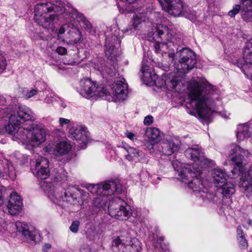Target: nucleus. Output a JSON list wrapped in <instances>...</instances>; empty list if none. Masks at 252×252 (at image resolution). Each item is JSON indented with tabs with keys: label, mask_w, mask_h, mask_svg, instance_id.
Listing matches in <instances>:
<instances>
[{
	"label": "nucleus",
	"mask_w": 252,
	"mask_h": 252,
	"mask_svg": "<svg viewBox=\"0 0 252 252\" xmlns=\"http://www.w3.org/2000/svg\"><path fill=\"white\" fill-rule=\"evenodd\" d=\"M185 155L188 158L194 161L192 165V170L190 166L180 168L178 166V162L174 161L172 165L175 170L178 171L180 177L185 180L188 181L189 187L192 189L194 192L200 193H207V189L204 188L201 175L203 173V170L209 166L214 165V161L210 159L206 158L204 155L202 149L198 145L194 146L191 148H188L185 151Z\"/></svg>",
	"instance_id": "obj_1"
},
{
	"label": "nucleus",
	"mask_w": 252,
	"mask_h": 252,
	"mask_svg": "<svg viewBox=\"0 0 252 252\" xmlns=\"http://www.w3.org/2000/svg\"><path fill=\"white\" fill-rule=\"evenodd\" d=\"M69 15L71 18L77 19L82 23V26L89 32L93 31L91 23L85 16L76 9L71 12L66 11L60 0H52L50 2L36 4L34 7V20L45 29H52L55 23L58 20L60 15Z\"/></svg>",
	"instance_id": "obj_2"
},
{
	"label": "nucleus",
	"mask_w": 252,
	"mask_h": 252,
	"mask_svg": "<svg viewBox=\"0 0 252 252\" xmlns=\"http://www.w3.org/2000/svg\"><path fill=\"white\" fill-rule=\"evenodd\" d=\"M190 105L200 118L208 119L213 112L214 101L212 97L211 87L196 81L189 85Z\"/></svg>",
	"instance_id": "obj_3"
},
{
	"label": "nucleus",
	"mask_w": 252,
	"mask_h": 252,
	"mask_svg": "<svg viewBox=\"0 0 252 252\" xmlns=\"http://www.w3.org/2000/svg\"><path fill=\"white\" fill-rule=\"evenodd\" d=\"M15 99L10 96L0 97V117H4L10 115L8 123L5 126V129L8 133L15 132L19 126L24 122L33 119L34 113L28 107H19L16 112L14 111Z\"/></svg>",
	"instance_id": "obj_4"
},
{
	"label": "nucleus",
	"mask_w": 252,
	"mask_h": 252,
	"mask_svg": "<svg viewBox=\"0 0 252 252\" xmlns=\"http://www.w3.org/2000/svg\"><path fill=\"white\" fill-rule=\"evenodd\" d=\"M29 121H22V127L17 129V131L11 133L14 137L20 140L23 143H29L33 146H37L44 142L46 139V130L40 125L32 124Z\"/></svg>",
	"instance_id": "obj_5"
},
{
	"label": "nucleus",
	"mask_w": 252,
	"mask_h": 252,
	"mask_svg": "<svg viewBox=\"0 0 252 252\" xmlns=\"http://www.w3.org/2000/svg\"><path fill=\"white\" fill-rule=\"evenodd\" d=\"M40 187L41 189L48 194L49 198L56 204H60L61 201L74 204V202L80 195H86V192L83 189L74 187L68 188L63 191V194L53 192L51 184L45 181H41L40 183Z\"/></svg>",
	"instance_id": "obj_6"
},
{
	"label": "nucleus",
	"mask_w": 252,
	"mask_h": 252,
	"mask_svg": "<svg viewBox=\"0 0 252 252\" xmlns=\"http://www.w3.org/2000/svg\"><path fill=\"white\" fill-rule=\"evenodd\" d=\"M107 211L111 217L120 220H126L132 214L130 206L118 197L110 200Z\"/></svg>",
	"instance_id": "obj_7"
},
{
	"label": "nucleus",
	"mask_w": 252,
	"mask_h": 252,
	"mask_svg": "<svg viewBox=\"0 0 252 252\" xmlns=\"http://www.w3.org/2000/svg\"><path fill=\"white\" fill-rule=\"evenodd\" d=\"M176 55L179 58V63L176 66L178 72L186 74L191 70L196 63V54L189 48H184L178 51Z\"/></svg>",
	"instance_id": "obj_8"
},
{
	"label": "nucleus",
	"mask_w": 252,
	"mask_h": 252,
	"mask_svg": "<svg viewBox=\"0 0 252 252\" xmlns=\"http://www.w3.org/2000/svg\"><path fill=\"white\" fill-rule=\"evenodd\" d=\"M80 86V93L86 98L93 96L103 97L109 94L107 89L103 85L94 83L89 78L82 80Z\"/></svg>",
	"instance_id": "obj_9"
},
{
	"label": "nucleus",
	"mask_w": 252,
	"mask_h": 252,
	"mask_svg": "<svg viewBox=\"0 0 252 252\" xmlns=\"http://www.w3.org/2000/svg\"><path fill=\"white\" fill-rule=\"evenodd\" d=\"M87 189L93 194L112 195L115 192H120L121 188L114 181L105 182L101 185H89Z\"/></svg>",
	"instance_id": "obj_10"
},
{
	"label": "nucleus",
	"mask_w": 252,
	"mask_h": 252,
	"mask_svg": "<svg viewBox=\"0 0 252 252\" xmlns=\"http://www.w3.org/2000/svg\"><path fill=\"white\" fill-rule=\"evenodd\" d=\"M162 8L174 17L182 15L183 4L180 0H158Z\"/></svg>",
	"instance_id": "obj_11"
},
{
	"label": "nucleus",
	"mask_w": 252,
	"mask_h": 252,
	"mask_svg": "<svg viewBox=\"0 0 252 252\" xmlns=\"http://www.w3.org/2000/svg\"><path fill=\"white\" fill-rule=\"evenodd\" d=\"M49 160L44 158L37 159L34 169H32L33 173L39 179L44 180L50 176V171L48 169Z\"/></svg>",
	"instance_id": "obj_12"
},
{
	"label": "nucleus",
	"mask_w": 252,
	"mask_h": 252,
	"mask_svg": "<svg viewBox=\"0 0 252 252\" xmlns=\"http://www.w3.org/2000/svg\"><path fill=\"white\" fill-rule=\"evenodd\" d=\"M15 225L17 230L22 234L24 241L28 243L35 242V237L38 234L35 229L29 227L26 223L21 221H17Z\"/></svg>",
	"instance_id": "obj_13"
},
{
	"label": "nucleus",
	"mask_w": 252,
	"mask_h": 252,
	"mask_svg": "<svg viewBox=\"0 0 252 252\" xmlns=\"http://www.w3.org/2000/svg\"><path fill=\"white\" fill-rule=\"evenodd\" d=\"M69 133L71 137L85 145L89 140L90 133L85 127L82 126L73 127L69 129Z\"/></svg>",
	"instance_id": "obj_14"
},
{
	"label": "nucleus",
	"mask_w": 252,
	"mask_h": 252,
	"mask_svg": "<svg viewBox=\"0 0 252 252\" xmlns=\"http://www.w3.org/2000/svg\"><path fill=\"white\" fill-rule=\"evenodd\" d=\"M145 136L148 138L146 146L149 150L154 149L155 144L161 138L159 129L155 127L147 128L145 130Z\"/></svg>",
	"instance_id": "obj_15"
},
{
	"label": "nucleus",
	"mask_w": 252,
	"mask_h": 252,
	"mask_svg": "<svg viewBox=\"0 0 252 252\" xmlns=\"http://www.w3.org/2000/svg\"><path fill=\"white\" fill-rule=\"evenodd\" d=\"M22 199L19 195L15 192L10 194V199L7 205L9 213L11 215L18 214L22 209Z\"/></svg>",
	"instance_id": "obj_16"
},
{
	"label": "nucleus",
	"mask_w": 252,
	"mask_h": 252,
	"mask_svg": "<svg viewBox=\"0 0 252 252\" xmlns=\"http://www.w3.org/2000/svg\"><path fill=\"white\" fill-rule=\"evenodd\" d=\"M148 19L147 13L143 11L135 13L132 20L131 21L130 24L123 31L124 32L131 33L138 28V26L142 22H146Z\"/></svg>",
	"instance_id": "obj_17"
},
{
	"label": "nucleus",
	"mask_w": 252,
	"mask_h": 252,
	"mask_svg": "<svg viewBox=\"0 0 252 252\" xmlns=\"http://www.w3.org/2000/svg\"><path fill=\"white\" fill-rule=\"evenodd\" d=\"M241 186L244 189V194L249 198L252 197V166L245 175L242 174Z\"/></svg>",
	"instance_id": "obj_18"
},
{
	"label": "nucleus",
	"mask_w": 252,
	"mask_h": 252,
	"mask_svg": "<svg viewBox=\"0 0 252 252\" xmlns=\"http://www.w3.org/2000/svg\"><path fill=\"white\" fill-rule=\"evenodd\" d=\"M153 36L154 38H159L161 40L165 39L169 42H174L173 34L170 33L169 29L163 25H157L153 33Z\"/></svg>",
	"instance_id": "obj_19"
},
{
	"label": "nucleus",
	"mask_w": 252,
	"mask_h": 252,
	"mask_svg": "<svg viewBox=\"0 0 252 252\" xmlns=\"http://www.w3.org/2000/svg\"><path fill=\"white\" fill-rule=\"evenodd\" d=\"M252 135V122L249 123L240 124L238 126L236 137L237 140L241 141L250 137Z\"/></svg>",
	"instance_id": "obj_20"
},
{
	"label": "nucleus",
	"mask_w": 252,
	"mask_h": 252,
	"mask_svg": "<svg viewBox=\"0 0 252 252\" xmlns=\"http://www.w3.org/2000/svg\"><path fill=\"white\" fill-rule=\"evenodd\" d=\"M95 197L93 201V209L95 213H97L100 211H105L107 207V202L108 200L107 196L108 195H104L101 193L100 195Z\"/></svg>",
	"instance_id": "obj_21"
},
{
	"label": "nucleus",
	"mask_w": 252,
	"mask_h": 252,
	"mask_svg": "<svg viewBox=\"0 0 252 252\" xmlns=\"http://www.w3.org/2000/svg\"><path fill=\"white\" fill-rule=\"evenodd\" d=\"M127 85L123 81H117L114 87V95L119 100L125 99L127 94Z\"/></svg>",
	"instance_id": "obj_22"
},
{
	"label": "nucleus",
	"mask_w": 252,
	"mask_h": 252,
	"mask_svg": "<svg viewBox=\"0 0 252 252\" xmlns=\"http://www.w3.org/2000/svg\"><path fill=\"white\" fill-rule=\"evenodd\" d=\"M158 147L159 151L163 155L168 156L171 155L178 148L174 143L167 140L161 142Z\"/></svg>",
	"instance_id": "obj_23"
},
{
	"label": "nucleus",
	"mask_w": 252,
	"mask_h": 252,
	"mask_svg": "<svg viewBox=\"0 0 252 252\" xmlns=\"http://www.w3.org/2000/svg\"><path fill=\"white\" fill-rule=\"evenodd\" d=\"M250 155V153L249 155L247 154V152H245V154L243 153H242L241 154H240L239 155H236L235 156L231 158L232 161L234 162L235 165L234 169L232 170V173L233 174H236L238 172H239L240 174L243 173L244 170L242 165L243 157H249Z\"/></svg>",
	"instance_id": "obj_24"
},
{
	"label": "nucleus",
	"mask_w": 252,
	"mask_h": 252,
	"mask_svg": "<svg viewBox=\"0 0 252 252\" xmlns=\"http://www.w3.org/2000/svg\"><path fill=\"white\" fill-rule=\"evenodd\" d=\"M71 149V146L69 142L62 141L56 145L53 153L56 156H62L67 154Z\"/></svg>",
	"instance_id": "obj_25"
},
{
	"label": "nucleus",
	"mask_w": 252,
	"mask_h": 252,
	"mask_svg": "<svg viewBox=\"0 0 252 252\" xmlns=\"http://www.w3.org/2000/svg\"><path fill=\"white\" fill-rule=\"evenodd\" d=\"M212 176L214 178L215 184L218 187H220V184L224 183L226 181V174L221 169L216 168L212 170Z\"/></svg>",
	"instance_id": "obj_26"
},
{
	"label": "nucleus",
	"mask_w": 252,
	"mask_h": 252,
	"mask_svg": "<svg viewBox=\"0 0 252 252\" xmlns=\"http://www.w3.org/2000/svg\"><path fill=\"white\" fill-rule=\"evenodd\" d=\"M244 58L248 64L252 68V38L247 42L244 48Z\"/></svg>",
	"instance_id": "obj_27"
},
{
	"label": "nucleus",
	"mask_w": 252,
	"mask_h": 252,
	"mask_svg": "<svg viewBox=\"0 0 252 252\" xmlns=\"http://www.w3.org/2000/svg\"><path fill=\"white\" fill-rule=\"evenodd\" d=\"M242 18L246 22H252V6L251 4L245 5L242 4L241 11Z\"/></svg>",
	"instance_id": "obj_28"
},
{
	"label": "nucleus",
	"mask_w": 252,
	"mask_h": 252,
	"mask_svg": "<svg viewBox=\"0 0 252 252\" xmlns=\"http://www.w3.org/2000/svg\"><path fill=\"white\" fill-rule=\"evenodd\" d=\"M95 68L102 73L110 74L112 72V69L105 64L104 60L102 58L98 59L95 62Z\"/></svg>",
	"instance_id": "obj_29"
},
{
	"label": "nucleus",
	"mask_w": 252,
	"mask_h": 252,
	"mask_svg": "<svg viewBox=\"0 0 252 252\" xmlns=\"http://www.w3.org/2000/svg\"><path fill=\"white\" fill-rule=\"evenodd\" d=\"M222 193L226 198L229 197L235 192L234 185L231 182H227L220 186Z\"/></svg>",
	"instance_id": "obj_30"
},
{
	"label": "nucleus",
	"mask_w": 252,
	"mask_h": 252,
	"mask_svg": "<svg viewBox=\"0 0 252 252\" xmlns=\"http://www.w3.org/2000/svg\"><path fill=\"white\" fill-rule=\"evenodd\" d=\"M16 173L14 168L12 165L7 164L6 167L4 168L2 171V177H8L11 180H14L16 178Z\"/></svg>",
	"instance_id": "obj_31"
},
{
	"label": "nucleus",
	"mask_w": 252,
	"mask_h": 252,
	"mask_svg": "<svg viewBox=\"0 0 252 252\" xmlns=\"http://www.w3.org/2000/svg\"><path fill=\"white\" fill-rule=\"evenodd\" d=\"M127 153L130 154L133 158L138 157H142L144 154L142 151H139L134 148L128 147L127 148L124 147Z\"/></svg>",
	"instance_id": "obj_32"
},
{
	"label": "nucleus",
	"mask_w": 252,
	"mask_h": 252,
	"mask_svg": "<svg viewBox=\"0 0 252 252\" xmlns=\"http://www.w3.org/2000/svg\"><path fill=\"white\" fill-rule=\"evenodd\" d=\"M106 50H105V54L108 57V58L110 59H113L114 57L116 55V49L114 45H111L108 47V46L106 44L105 45Z\"/></svg>",
	"instance_id": "obj_33"
},
{
	"label": "nucleus",
	"mask_w": 252,
	"mask_h": 252,
	"mask_svg": "<svg viewBox=\"0 0 252 252\" xmlns=\"http://www.w3.org/2000/svg\"><path fill=\"white\" fill-rule=\"evenodd\" d=\"M131 246L132 247L131 252H140L142 250L140 242L136 239H131Z\"/></svg>",
	"instance_id": "obj_34"
},
{
	"label": "nucleus",
	"mask_w": 252,
	"mask_h": 252,
	"mask_svg": "<svg viewBox=\"0 0 252 252\" xmlns=\"http://www.w3.org/2000/svg\"><path fill=\"white\" fill-rule=\"evenodd\" d=\"M231 154H241L242 153H243L245 154V152H247V154L249 155V152L247 150H245L244 149H242L239 146L236 145L235 144H233L231 145Z\"/></svg>",
	"instance_id": "obj_35"
},
{
	"label": "nucleus",
	"mask_w": 252,
	"mask_h": 252,
	"mask_svg": "<svg viewBox=\"0 0 252 252\" xmlns=\"http://www.w3.org/2000/svg\"><path fill=\"white\" fill-rule=\"evenodd\" d=\"M85 234L87 238L88 239H89L91 241L94 240L95 237L96 235L95 227L92 226L89 228H87V229L86 231Z\"/></svg>",
	"instance_id": "obj_36"
},
{
	"label": "nucleus",
	"mask_w": 252,
	"mask_h": 252,
	"mask_svg": "<svg viewBox=\"0 0 252 252\" xmlns=\"http://www.w3.org/2000/svg\"><path fill=\"white\" fill-rule=\"evenodd\" d=\"M242 6L240 4H235L232 9L228 12V15L231 17H234L236 14L241 11Z\"/></svg>",
	"instance_id": "obj_37"
},
{
	"label": "nucleus",
	"mask_w": 252,
	"mask_h": 252,
	"mask_svg": "<svg viewBox=\"0 0 252 252\" xmlns=\"http://www.w3.org/2000/svg\"><path fill=\"white\" fill-rule=\"evenodd\" d=\"M167 44V43L165 42H156L154 44L155 52L156 53H158L160 51H163L164 52V49L165 48H166Z\"/></svg>",
	"instance_id": "obj_38"
},
{
	"label": "nucleus",
	"mask_w": 252,
	"mask_h": 252,
	"mask_svg": "<svg viewBox=\"0 0 252 252\" xmlns=\"http://www.w3.org/2000/svg\"><path fill=\"white\" fill-rule=\"evenodd\" d=\"M6 60L4 57L0 53V73H2L6 69Z\"/></svg>",
	"instance_id": "obj_39"
},
{
	"label": "nucleus",
	"mask_w": 252,
	"mask_h": 252,
	"mask_svg": "<svg viewBox=\"0 0 252 252\" xmlns=\"http://www.w3.org/2000/svg\"><path fill=\"white\" fill-rule=\"evenodd\" d=\"M149 66L145 64L144 63H142V65L141 68V71L143 74V76L145 77H148L151 76V74L150 72H148L149 70Z\"/></svg>",
	"instance_id": "obj_40"
},
{
	"label": "nucleus",
	"mask_w": 252,
	"mask_h": 252,
	"mask_svg": "<svg viewBox=\"0 0 252 252\" xmlns=\"http://www.w3.org/2000/svg\"><path fill=\"white\" fill-rule=\"evenodd\" d=\"M80 222L78 220H75L72 222L70 226V230L73 233H76L78 230Z\"/></svg>",
	"instance_id": "obj_41"
},
{
	"label": "nucleus",
	"mask_w": 252,
	"mask_h": 252,
	"mask_svg": "<svg viewBox=\"0 0 252 252\" xmlns=\"http://www.w3.org/2000/svg\"><path fill=\"white\" fill-rule=\"evenodd\" d=\"M38 93V91L36 89H32L29 91H28L25 95L27 98H30L33 96L36 95Z\"/></svg>",
	"instance_id": "obj_42"
},
{
	"label": "nucleus",
	"mask_w": 252,
	"mask_h": 252,
	"mask_svg": "<svg viewBox=\"0 0 252 252\" xmlns=\"http://www.w3.org/2000/svg\"><path fill=\"white\" fill-rule=\"evenodd\" d=\"M153 122V117L151 115L146 116L144 120V124L146 126H149Z\"/></svg>",
	"instance_id": "obj_43"
},
{
	"label": "nucleus",
	"mask_w": 252,
	"mask_h": 252,
	"mask_svg": "<svg viewBox=\"0 0 252 252\" xmlns=\"http://www.w3.org/2000/svg\"><path fill=\"white\" fill-rule=\"evenodd\" d=\"M238 240L239 242L240 245L243 248H246L248 247V244L245 237L238 238Z\"/></svg>",
	"instance_id": "obj_44"
},
{
	"label": "nucleus",
	"mask_w": 252,
	"mask_h": 252,
	"mask_svg": "<svg viewBox=\"0 0 252 252\" xmlns=\"http://www.w3.org/2000/svg\"><path fill=\"white\" fill-rule=\"evenodd\" d=\"M184 16L192 22L195 21L196 19L195 12L187 13L186 14H184Z\"/></svg>",
	"instance_id": "obj_45"
},
{
	"label": "nucleus",
	"mask_w": 252,
	"mask_h": 252,
	"mask_svg": "<svg viewBox=\"0 0 252 252\" xmlns=\"http://www.w3.org/2000/svg\"><path fill=\"white\" fill-rule=\"evenodd\" d=\"M56 52L61 55H65L67 53V50L65 48L59 46L58 47L56 50Z\"/></svg>",
	"instance_id": "obj_46"
},
{
	"label": "nucleus",
	"mask_w": 252,
	"mask_h": 252,
	"mask_svg": "<svg viewBox=\"0 0 252 252\" xmlns=\"http://www.w3.org/2000/svg\"><path fill=\"white\" fill-rule=\"evenodd\" d=\"M70 123L69 119L63 118H60L59 119V123L61 126H63L66 125H68Z\"/></svg>",
	"instance_id": "obj_47"
},
{
	"label": "nucleus",
	"mask_w": 252,
	"mask_h": 252,
	"mask_svg": "<svg viewBox=\"0 0 252 252\" xmlns=\"http://www.w3.org/2000/svg\"><path fill=\"white\" fill-rule=\"evenodd\" d=\"M237 234L238 238H240L241 237H245L244 232H243L242 229H241V227L240 226H239L237 228Z\"/></svg>",
	"instance_id": "obj_48"
},
{
	"label": "nucleus",
	"mask_w": 252,
	"mask_h": 252,
	"mask_svg": "<svg viewBox=\"0 0 252 252\" xmlns=\"http://www.w3.org/2000/svg\"><path fill=\"white\" fill-rule=\"evenodd\" d=\"M125 135L129 139L131 140H134L135 134L133 133L127 131L125 133Z\"/></svg>",
	"instance_id": "obj_49"
},
{
	"label": "nucleus",
	"mask_w": 252,
	"mask_h": 252,
	"mask_svg": "<svg viewBox=\"0 0 252 252\" xmlns=\"http://www.w3.org/2000/svg\"><path fill=\"white\" fill-rule=\"evenodd\" d=\"M68 27L67 24H64L59 29V34H62L64 33L66 30V28Z\"/></svg>",
	"instance_id": "obj_50"
},
{
	"label": "nucleus",
	"mask_w": 252,
	"mask_h": 252,
	"mask_svg": "<svg viewBox=\"0 0 252 252\" xmlns=\"http://www.w3.org/2000/svg\"><path fill=\"white\" fill-rule=\"evenodd\" d=\"M74 33L78 36L77 38V39H75L73 41L74 42L76 43L78 42L80 40V39L81 38V33H80V31L79 30L75 31L74 32Z\"/></svg>",
	"instance_id": "obj_51"
},
{
	"label": "nucleus",
	"mask_w": 252,
	"mask_h": 252,
	"mask_svg": "<svg viewBox=\"0 0 252 252\" xmlns=\"http://www.w3.org/2000/svg\"><path fill=\"white\" fill-rule=\"evenodd\" d=\"M241 3L245 5L251 4L252 6V0H241Z\"/></svg>",
	"instance_id": "obj_52"
},
{
	"label": "nucleus",
	"mask_w": 252,
	"mask_h": 252,
	"mask_svg": "<svg viewBox=\"0 0 252 252\" xmlns=\"http://www.w3.org/2000/svg\"><path fill=\"white\" fill-rule=\"evenodd\" d=\"M51 247V246L49 244H46L43 247V251L45 252H47V250L50 249Z\"/></svg>",
	"instance_id": "obj_53"
},
{
	"label": "nucleus",
	"mask_w": 252,
	"mask_h": 252,
	"mask_svg": "<svg viewBox=\"0 0 252 252\" xmlns=\"http://www.w3.org/2000/svg\"><path fill=\"white\" fill-rule=\"evenodd\" d=\"M126 158L129 161H132L134 160V158L133 156H132L130 154L127 153V155L125 156Z\"/></svg>",
	"instance_id": "obj_54"
},
{
	"label": "nucleus",
	"mask_w": 252,
	"mask_h": 252,
	"mask_svg": "<svg viewBox=\"0 0 252 252\" xmlns=\"http://www.w3.org/2000/svg\"><path fill=\"white\" fill-rule=\"evenodd\" d=\"M171 84L172 85V88L175 89L177 84V82L174 80H171Z\"/></svg>",
	"instance_id": "obj_55"
},
{
	"label": "nucleus",
	"mask_w": 252,
	"mask_h": 252,
	"mask_svg": "<svg viewBox=\"0 0 252 252\" xmlns=\"http://www.w3.org/2000/svg\"><path fill=\"white\" fill-rule=\"evenodd\" d=\"M3 203V197L2 196V191L0 189V206Z\"/></svg>",
	"instance_id": "obj_56"
},
{
	"label": "nucleus",
	"mask_w": 252,
	"mask_h": 252,
	"mask_svg": "<svg viewBox=\"0 0 252 252\" xmlns=\"http://www.w3.org/2000/svg\"><path fill=\"white\" fill-rule=\"evenodd\" d=\"M122 0L127 1L129 3H132L134 1V0Z\"/></svg>",
	"instance_id": "obj_57"
},
{
	"label": "nucleus",
	"mask_w": 252,
	"mask_h": 252,
	"mask_svg": "<svg viewBox=\"0 0 252 252\" xmlns=\"http://www.w3.org/2000/svg\"><path fill=\"white\" fill-rule=\"evenodd\" d=\"M248 224L249 225L252 226V220H249L248 221Z\"/></svg>",
	"instance_id": "obj_58"
},
{
	"label": "nucleus",
	"mask_w": 252,
	"mask_h": 252,
	"mask_svg": "<svg viewBox=\"0 0 252 252\" xmlns=\"http://www.w3.org/2000/svg\"><path fill=\"white\" fill-rule=\"evenodd\" d=\"M158 239L160 241H163L164 240V237L162 236L159 237Z\"/></svg>",
	"instance_id": "obj_59"
},
{
	"label": "nucleus",
	"mask_w": 252,
	"mask_h": 252,
	"mask_svg": "<svg viewBox=\"0 0 252 252\" xmlns=\"http://www.w3.org/2000/svg\"><path fill=\"white\" fill-rule=\"evenodd\" d=\"M115 39H116V41H118V43H120V40L118 38V37L115 36V38H114V40H115Z\"/></svg>",
	"instance_id": "obj_60"
},
{
	"label": "nucleus",
	"mask_w": 252,
	"mask_h": 252,
	"mask_svg": "<svg viewBox=\"0 0 252 252\" xmlns=\"http://www.w3.org/2000/svg\"><path fill=\"white\" fill-rule=\"evenodd\" d=\"M70 64L72 65H75V64H77L78 63H77L76 62H74L73 63H71Z\"/></svg>",
	"instance_id": "obj_61"
},
{
	"label": "nucleus",
	"mask_w": 252,
	"mask_h": 252,
	"mask_svg": "<svg viewBox=\"0 0 252 252\" xmlns=\"http://www.w3.org/2000/svg\"><path fill=\"white\" fill-rule=\"evenodd\" d=\"M1 175L2 176V171L0 169V176Z\"/></svg>",
	"instance_id": "obj_62"
}]
</instances>
